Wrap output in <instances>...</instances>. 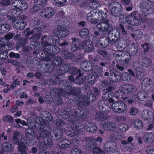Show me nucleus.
Returning <instances> with one entry per match:
<instances>
[{
    "instance_id": "obj_1",
    "label": "nucleus",
    "mask_w": 154,
    "mask_h": 154,
    "mask_svg": "<svg viewBox=\"0 0 154 154\" xmlns=\"http://www.w3.org/2000/svg\"><path fill=\"white\" fill-rule=\"evenodd\" d=\"M34 127L32 128L33 124H32L30 128L26 130L25 133L26 135L28 138V140H26L25 142V140L24 138H22L20 141V143H18V151L20 152L21 154H26V146H30L34 145L36 142V140H38L39 139L37 137L35 136V133L34 130L35 128L37 129H39L38 131L40 132H42L41 134H45V131H48L45 130V129H43L44 124V121L43 119L40 117H37L35 122L34 120ZM42 135H43L42 134Z\"/></svg>"
},
{
    "instance_id": "obj_2",
    "label": "nucleus",
    "mask_w": 154,
    "mask_h": 154,
    "mask_svg": "<svg viewBox=\"0 0 154 154\" xmlns=\"http://www.w3.org/2000/svg\"><path fill=\"white\" fill-rule=\"evenodd\" d=\"M115 86L111 85L106 87V89H103L105 94L103 96V99L105 101L104 103L105 104L107 112L109 111L108 108L112 109L113 111L116 113H122L126 111L127 109V105L120 101H114L113 100L110 96L115 97L118 99L122 97L121 94L118 91L116 92L114 94L111 93L115 88Z\"/></svg>"
},
{
    "instance_id": "obj_3",
    "label": "nucleus",
    "mask_w": 154,
    "mask_h": 154,
    "mask_svg": "<svg viewBox=\"0 0 154 154\" xmlns=\"http://www.w3.org/2000/svg\"><path fill=\"white\" fill-rule=\"evenodd\" d=\"M75 125L74 123L72 126V129L69 128L65 130V132L67 135L71 137H74L72 140V143L70 141H68L67 142L64 143L60 144V143L58 145L62 148L68 147L70 146H75L77 145V141L81 137V135L79 134V130L81 129H86V130L91 133L94 132L96 131L97 127L94 124H91L87 122L84 125H82L81 124L76 123Z\"/></svg>"
},
{
    "instance_id": "obj_4",
    "label": "nucleus",
    "mask_w": 154,
    "mask_h": 154,
    "mask_svg": "<svg viewBox=\"0 0 154 154\" xmlns=\"http://www.w3.org/2000/svg\"><path fill=\"white\" fill-rule=\"evenodd\" d=\"M141 11L143 14H140L139 18L140 20L136 17L137 14L136 11H133L128 15V24L132 26H138L141 22L146 20V16L152 14L153 11L151 8L150 4L144 2L141 3L140 5Z\"/></svg>"
},
{
    "instance_id": "obj_5",
    "label": "nucleus",
    "mask_w": 154,
    "mask_h": 154,
    "mask_svg": "<svg viewBox=\"0 0 154 154\" xmlns=\"http://www.w3.org/2000/svg\"><path fill=\"white\" fill-rule=\"evenodd\" d=\"M107 15L106 13L103 14L102 16L98 21L99 23L97 26V29L101 32L103 33L112 32V26L109 25V20L106 19Z\"/></svg>"
},
{
    "instance_id": "obj_6",
    "label": "nucleus",
    "mask_w": 154,
    "mask_h": 154,
    "mask_svg": "<svg viewBox=\"0 0 154 154\" xmlns=\"http://www.w3.org/2000/svg\"><path fill=\"white\" fill-rule=\"evenodd\" d=\"M31 23H33L35 26V29H33L30 32L27 33V35H29L30 34H34L33 36L31 37L29 40L30 41L33 40H35L40 38L41 35V32L43 31V26L40 24V22L39 19L36 18H35L31 21Z\"/></svg>"
},
{
    "instance_id": "obj_7",
    "label": "nucleus",
    "mask_w": 154,
    "mask_h": 154,
    "mask_svg": "<svg viewBox=\"0 0 154 154\" xmlns=\"http://www.w3.org/2000/svg\"><path fill=\"white\" fill-rule=\"evenodd\" d=\"M105 13L98 10H93L89 12L86 18L88 22L91 24H95L99 21V19Z\"/></svg>"
},
{
    "instance_id": "obj_8",
    "label": "nucleus",
    "mask_w": 154,
    "mask_h": 154,
    "mask_svg": "<svg viewBox=\"0 0 154 154\" xmlns=\"http://www.w3.org/2000/svg\"><path fill=\"white\" fill-rule=\"evenodd\" d=\"M109 8L114 17L119 16L122 11V7L121 4L117 2H114L110 4Z\"/></svg>"
},
{
    "instance_id": "obj_9",
    "label": "nucleus",
    "mask_w": 154,
    "mask_h": 154,
    "mask_svg": "<svg viewBox=\"0 0 154 154\" xmlns=\"http://www.w3.org/2000/svg\"><path fill=\"white\" fill-rule=\"evenodd\" d=\"M89 41H84L82 43V45H84V48L85 47L86 52H91L93 49V45L92 44H95L96 37H94L93 35L89 36Z\"/></svg>"
},
{
    "instance_id": "obj_10",
    "label": "nucleus",
    "mask_w": 154,
    "mask_h": 154,
    "mask_svg": "<svg viewBox=\"0 0 154 154\" xmlns=\"http://www.w3.org/2000/svg\"><path fill=\"white\" fill-rule=\"evenodd\" d=\"M95 100V96L92 94L91 91H89L88 93L87 96L86 98L85 97H82L80 98L79 100H76L75 99V101L77 102V100H79V102H80V103L86 106L89 104L90 101H93Z\"/></svg>"
},
{
    "instance_id": "obj_11",
    "label": "nucleus",
    "mask_w": 154,
    "mask_h": 154,
    "mask_svg": "<svg viewBox=\"0 0 154 154\" xmlns=\"http://www.w3.org/2000/svg\"><path fill=\"white\" fill-rule=\"evenodd\" d=\"M55 10L53 8H47L43 9L40 13V16L44 18H50L55 14Z\"/></svg>"
},
{
    "instance_id": "obj_12",
    "label": "nucleus",
    "mask_w": 154,
    "mask_h": 154,
    "mask_svg": "<svg viewBox=\"0 0 154 154\" xmlns=\"http://www.w3.org/2000/svg\"><path fill=\"white\" fill-rule=\"evenodd\" d=\"M19 6V8L15 9L16 11L14 10V12L11 11V13L12 15L14 16H19L21 14V11H25L28 8L26 3L22 0H21Z\"/></svg>"
},
{
    "instance_id": "obj_13",
    "label": "nucleus",
    "mask_w": 154,
    "mask_h": 154,
    "mask_svg": "<svg viewBox=\"0 0 154 154\" xmlns=\"http://www.w3.org/2000/svg\"><path fill=\"white\" fill-rule=\"evenodd\" d=\"M12 24L15 28L21 30L25 28L26 24L22 20L17 18L14 19L12 22Z\"/></svg>"
},
{
    "instance_id": "obj_14",
    "label": "nucleus",
    "mask_w": 154,
    "mask_h": 154,
    "mask_svg": "<svg viewBox=\"0 0 154 154\" xmlns=\"http://www.w3.org/2000/svg\"><path fill=\"white\" fill-rule=\"evenodd\" d=\"M54 33L56 36L63 38L68 34V31L66 28H63L58 26L54 30Z\"/></svg>"
},
{
    "instance_id": "obj_15",
    "label": "nucleus",
    "mask_w": 154,
    "mask_h": 154,
    "mask_svg": "<svg viewBox=\"0 0 154 154\" xmlns=\"http://www.w3.org/2000/svg\"><path fill=\"white\" fill-rule=\"evenodd\" d=\"M104 148L107 152L115 153L117 149V143L115 142H109L105 144Z\"/></svg>"
},
{
    "instance_id": "obj_16",
    "label": "nucleus",
    "mask_w": 154,
    "mask_h": 154,
    "mask_svg": "<svg viewBox=\"0 0 154 154\" xmlns=\"http://www.w3.org/2000/svg\"><path fill=\"white\" fill-rule=\"evenodd\" d=\"M110 70L111 83L112 82L119 81L121 79L119 72L115 70L113 67H112V69Z\"/></svg>"
},
{
    "instance_id": "obj_17",
    "label": "nucleus",
    "mask_w": 154,
    "mask_h": 154,
    "mask_svg": "<svg viewBox=\"0 0 154 154\" xmlns=\"http://www.w3.org/2000/svg\"><path fill=\"white\" fill-rule=\"evenodd\" d=\"M151 82L150 79H146L143 81L142 85L144 87H147L148 89H149L148 91L149 93H152L153 94L152 96V98L154 101V88L153 85H150Z\"/></svg>"
},
{
    "instance_id": "obj_18",
    "label": "nucleus",
    "mask_w": 154,
    "mask_h": 154,
    "mask_svg": "<svg viewBox=\"0 0 154 154\" xmlns=\"http://www.w3.org/2000/svg\"><path fill=\"white\" fill-rule=\"evenodd\" d=\"M72 44L71 49L72 51H75L79 49L84 48V45L81 44L78 45L80 43V40L78 38H73L72 39Z\"/></svg>"
},
{
    "instance_id": "obj_19",
    "label": "nucleus",
    "mask_w": 154,
    "mask_h": 154,
    "mask_svg": "<svg viewBox=\"0 0 154 154\" xmlns=\"http://www.w3.org/2000/svg\"><path fill=\"white\" fill-rule=\"evenodd\" d=\"M32 117L29 118L27 119V123L23 120H22L20 119H17L15 120V121L17 124L20 123L23 125H28L29 126V128H30L32 124H33L32 126V128L34 127V120Z\"/></svg>"
},
{
    "instance_id": "obj_20",
    "label": "nucleus",
    "mask_w": 154,
    "mask_h": 154,
    "mask_svg": "<svg viewBox=\"0 0 154 154\" xmlns=\"http://www.w3.org/2000/svg\"><path fill=\"white\" fill-rule=\"evenodd\" d=\"M1 147L2 149L0 151V154H3V152H11L13 150L12 145L8 142L3 143Z\"/></svg>"
},
{
    "instance_id": "obj_21",
    "label": "nucleus",
    "mask_w": 154,
    "mask_h": 154,
    "mask_svg": "<svg viewBox=\"0 0 154 154\" xmlns=\"http://www.w3.org/2000/svg\"><path fill=\"white\" fill-rule=\"evenodd\" d=\"M97 45H99L102 48H105L109 44V40L106 37H103L100 38L98 41L96 42Z\"/></svg>"
},
{
    "instance_id": "obj_22",
    "label": "nucleus",
    "mask_w": 154,
    "mask_h": 154,
    "mask_svg": "<svg viewBox=\"0 0 154 154\" xmlns=\"http://www.w3.org/2000/svg\"><path fill=\"white\" fill-rule=\"evenodd\" d=\"M101 127L102 128L106 130H113L116 128V126L114 123L107 122H103Z\"/></svg>"
},
{
    "instance_id": "obj_23",
    "label": "nucleus",
    "mask_w": 154,
    "mask_h": 154,
    "mask_svg": "<svg viewBox=\"0 0 154 154\" xmlns=\"http://www.w3.org/2000/svg\"><path fill=\"white\" fill-rule=\"evenodd\" d=\"M15 35L14 32H9L6 35L4 38H0V45H4L8 42V41L11 39Z\"/></svg>"
},
{
    "instance_id": "obj_24",
    "label": "nucleus",
    "mask_w": 154,
    "mask_h": 154,
    "mask_svg": "<svg viewBox=\"0 0 154 154\" xmlns=\"http://www.w3.org/2000/svg\"><path fill=\"white\" fill-rule=\"evenodd\" d=\"M153 113L151 111L148 110H144L142 112L141 116L142 118L145 120H150L152 119Z\"/></svg>"
},
{
    "instance_id": "obj_25",
    "label": "nucleus",
    "mask_w": 154,
    "mask_h": 154,
    "mask_svg": "<svg viewBox=\"0 0 154 154\" xmlns=\"http://www.w3.org/2000/svg\"><path fill=\"white\" fill-rule=\"evenodd\" d=\"M102 112H98L96 114V118L97 119L102 120L103 119H106L109 117L108 115L106 114L107 111L103 109L104 107H102Z\"/></svg>"
},
{
    "instance_id": "obj_26",
    "label": "nucleus",
    "mask_w": 154,
    "mask_h": 154,
    "mask_svg": "<svg viewBox=\"0 0 154 154\" xmlns=\"http://www.w3.org/2000/svg\"><path fill=\"white\" fill-rule=\"evenodd\" d=\"M133 89V86L131 85H124L119 88V91L123 93H128L131 92Z\"/></svg>"
},
{
    "instance_id": "obj_27",
    "label": "nucleus",
    "mask_w": 154,
    "mask_h": 154,
    "mask_svg": "<svg viewBox=\"0 0 154 154\" xmlns=\"http://www.w3.org/2000/svg\"><path fill=\"white\" fill-rule=\"evenodd\" d=\"M47 1L48 0H38L37 4H36L33 7V10L35 12H36L41 9Z\"/></svg>"
},
{
    "instance_id": "obj_28",
    "label": "nucleus",
    "mask_w": 154,
    "mask_h": 154,
    "mask_svg": "<svg viewBox=\"0 0 154 154\" xmlns=\"http://www.w3.org/2000/svg\"><path fill=\"white\" fill-rule=\"evenodd\" d=\"M151 94L152 95L153 94L152 93L148 94L147 91H141L139 92L137 94V99L140 100H144L145 99L147 98L149 96V94Z\"/></svg>"
},
{
    "instance_id": "obj_29",
    "label": "nucleus",
    "mask_w": 154,
    "mask_h": 154,
    "mask_svg": "<svg viewBox=\"0 0 154 154\" xmlns=\"http://www.w3.org/2000/svg\"><path fill=\"white\" fill-rule=\"evenodd\" d=\"M57 23L59 24L58 26L64 28L69 27L70 25L69 21L66 18H63L59 21Z\"/></svg>"
},
{
    "instance_id": "obj_30",
    "label": "nucleus",
    "mask_w": 154,
    "mask_h": 154,
    "mask_svg": "<svg viewBox=\"0 0 154 154\" xmlns=\"http://www.w3.org/2000/svg\"><path fill=\"white\" fill-rule=\"evenodd\" d=\"M143 139L145 141L153 143L154 142V134L152 133H146L144 135Z\"/></svg>"
},
{
    "instance_id": "obj_31",
    "label": "nucleus",
    "mask_w": 154,
    "mask_h": 154,
    "mask_svg": "<svg viewBox=\"0 0 154 154\" xmlns=\"http://www.w3.org/2000/svg\"><path fill=\"white\" fill-rule=\"evenodd\" d=\"M1 46L0 51L1 53L0 54V59H5L8 57L7 49H5L4 45H0Z\"/></svg>"
},
{
    "instance_id": "obj_32",
    "label": "nucleus",
    "mask_w": 154,
    "mask_h": 154,
    "mask_svg": "<svg viewBox=\"0 0 154 154\" xmlns=\"http://www.w3.org/2000/svg\"><path fill=\"white\" fill-rule=\"evenodd\" d=\"M45 100L46 101L48 102L50 101L51 102L53 101L55 104L59 105H60L62 101L59 97H57L56 98L53 97L51 99V97H50L49 95H47L45 96Z\"/></svg>"
},
{
    "instance_id": "obj_33",
    "label": "nucleus",
    "mask_w": 154,
    "mask_h": 154,
    "mask_svg": "<svg viewBox=\"0 0 154 154\" xmlns=\"http://www.w3.org/2000/svg\"><path fill=\"white\" fill-rule=\"evenodd\" d=\"M95 140L93 139H90L87 140L86 147L88 149L91 150L95 146L97 145Z\"/></svg>"
},
{
    "instance_id": "obj_34",
    "label": "nucleus",
    "mask_w": 154,
    "mask_h": 154,
    "mask_svg": "<svg viewBox=\"0 0 154 154\" xmlns=\"http://www.w3.org/2000/svg\"><path fill=\"white\" fill-rule=\"evenodd\" d=\"M50 135V133L49 131H45V137L43 135V137H45L44 143L47 146H50L52 144V142L51 140L48 138V137Z\"/></svg>"
},
{
    "instance_id": "obj_35",
    "label": "nucleus",
    "mask_w": 154,
    "mask_h": 154,
    "mask_svg": "<svg viewBox=\"0 0 154 154\" xmlns=\"http://www.w3.org/2000/svg\"><path fill=\"white\" fill-rule=\"evenodd\" d=\"M88 5L91 9L96 8L100 6V4L97 0H90Z\"/></svg>"
},
{
    "instance_id": "obj_36",
    "label": "nucleus",
    "mask_w": 154,
    "mask_h": 154,
    "mask_svg": "<svg viewBox=\"0 0 154 154\" xmlns=\"http://www.w3.org/2000/svg\"><path fill=\"white\" fill-rule=\"evenodd\" d=\"M90 64V62L89 61L86 62L85 61V62H83L82 63L81 65V67L83 69V70L85 71H88L90 70H91V69H93L94 70V69L93 68V67H92V66H91V67H89V66L88 64Z\"/></svg>"
},
{
    "instance_id": "obj_37",
    "label": "nucleus",
    "mask_w": 154,
    "mask_h": 154,
    "mask_svg": "<svg viewBox=\"0 0 154 154\" xmlns=\"http://www.w3.org/2000/svg\"><path fill=\"white\" fill-rule=\"evenodd\" d=\"M143 33L139 30H137L133 32L131 34L132 37L137 39H140L143 37Z\"/></svg>"
},
{
    "instance_id": "obj_38",
    "label": "nucleus",
    "mask_w": 154,
    "mask_h": 154,
    "mask_svg": "<svg viewBox=\"0 0 154 154\" xmlns=\"http://www.w3.org/2000/svg\"><path fill=\"white\" fill-rule=\"evenodd\" d=\"M10 26L7 24H2L0 25V33H4L9 31Z\"/></svg>"
},
{
    "instance_id": "obj_39",
    "label": "nucleus",
    "mask_w": 154,
    "mask_h": 154,
    "mask_svg": "<svg viewBox=\"0 0 154 154\" xmlns=\"http://www.w3.org/2000/svg\"><path fill=\"white\" fill-rule=\"evenodd\" d=\"M116 30L117 33H119V37L120 36L121 32L123 35H125L127 34V32L125 30L124 26L121 24H120L117 26Z\"/></svg>"
},
{
    "instance_id": "obj_40",
    "label": "nucleus",
    "mask_w": 154,
    "mask_h": 154,
    "mask_svg": "<svg viewBox=\"0 0 154 154\" xmlns=\"http://www.w3.org/2000/svg\"><path fill=\"white\" fill-rule=\"evenodd\" d=\"M79 33L80 36L82 38H85L89 34V30L86 28L80 30Z\"/></svg>"
},
{
    "instance_id": "obj_41",
    "label": "nucleus",
    "mask_w": 154,
    "mask_h": 154,
    "mask_svg": "<svg viewBox=\"0 0 154 154\" xmlns=\"http://www.w3.org/2000/svg\"><path fill=\"white\" fill-rule=\"evenodd\" d=\"M133 124L134 126V128L140 129L143 127V124L141 121L139 119H137L133 122Z\"/></svg>"
},
{
    "instance_id": "obj_42",
    "label": "nucleus",
    "mask_w": 154,
    "mask_h": 154,
    "mask_svg": "<svg viewBox=\"0 0 154 154\" xmlns=\"http://www.w3.org/2000/svg\"><path fill=\"white\" fill-rule=\"evenodd\" d=\"M20 84V82L19 81H14L13 82L12 85H7L6 86L7 87L8 90H4V93H7L8 91H10V89H14L16 86L17 85H19Z\"/></svg>"
},
{
    "instance_id": "obj_43",
    "label": "nucleus",
    "mask_w": 154,
    "mask_h": 154,
    "mask_svg": "<svg viewBox=\"0 0 154 154\" xmlns=\"http://www.w3.org/2000/svg\"><path fill=\"white\" fill-rule=\"evenodd\" d=\"M98 70L94 71V73L93 75H88V79L89 82L90 84H93L96 80V76L97 75Z\"/></svg>"
},
{
    "instance_id": "obj_44",
    "label": "nucleus",
    "mask_w": 154,
    "mask_h": 154,
    "mask_svg": "<svg viewBox=\"0 0 154 154\" xmlns=\"http://www.w3.org/2000/svg\"><path fill=\"white\" fill-rule=\"evenodd\" d=\"M119 16V21L120 22L124 24L126 23H128V16L127 17L125 15L122 14Z\"/></svg>"
},
{
    "instance_id": "obj_45",
    "label": "nucleus",
    "mask_w": 154,
    "mask_h": 154,
    "mask_svg": "<svg viewBox=\"0 0 154 154\" xmlns=\"http://www.w3.org/2000/svg\"><path fill=\"white\" fill-rule=\"evenodd\" d=\"M142 63L143 65L144 66L147 67L150 65L151 61L149 58L145 57L143 59Z\"/></svg>"
},
{
    "instance_id": "obj_46",
    "label": "nucleus",
    "mask_w": 154,
    "mask_h": 154,
    "mask_svg": "<svg viewBox=\"0 0 154 154\" xmlns=\"http://www.w3.org/2000/svg\"><path fill=\"white\" fill-rule=\"evenodd\" d=\"M111 137L112 139H115L116 140L123 139L125 137L123 136V134H118L116 133H115L114 134H112Z\"/></svg>"
},
{
    "instance_id": "obj_47",
    "label": "nucleus",
    "mask_w": 154,
    "mask_h": 154,
    "mask_svg": "<svg viewBox=\"0 0 154 154\" xmlns=\"http://www.w3.org/2000/svg\"><path fill=\"white\" fill-rule=\"evenodd\" d=\"M20 0H15L12 3V5L14 7V8L11 9V11H12L14 12V10H16L15 9L17 8H19V4L20 2Z\"/></svg>"
},
{
    "instance_id": "obj_48",
    "label": "nucleus",
    "mask_w": 154,
    "mask_h": 154,
    "mask_svg": "<svg viewBox=\"0 0 154 154\" xmlns=\"http://www.w3.org/2000/svg\"><path fill=\"white\" fill-rule=\"evenodd\" d=\"M122 80L125 81H128L131 79V76L127 72H124L122 76Z\"/></svg>"
},
{
    "instance_id": "obj_49",
    "label": "nucleus",
    "mask_w": 154,
    "mask_h": 154,
    "mask_svg": "<svg viewBox=\"0 0 154 154\" xmlns=\"http://www.w3.org/2000/svg\"><path fill=\"white\" fill-rule=\"evenodd\" d=\"M9 9H8L0 8V15L5 16L9 14Z\"/></svg>"
},
{
    "instance_id": "obj_50",
    "label": "nucleus",
    "mask_w": 154,
    "mask_h": 154,
    "mask_svg": "<svg viewBox=\"0 0 154 154\" xmlns=\"http://www.w3.org/2000/svg\"><path fill=\"white\" fill-rule=\"evenodd\" d=\"M93 152L94 154H105V152L98 147L94 148Z\"/></svg>"
},
{
    "instance_id": "obj_51",
    "label": "nucleus",
    "mask_w": 154,
    "mask_h": 154,
    "mask_svg": "<svg viewBox=\"0 0 154 154\" xmlns=\"http://www.w3.org/2000/svg\"><path fill=\"white\" fill-rule=\"evenodd\" d=\"M57 4L61 6H63L66 3L67 0H53Z\"/></svg>"
},
{
    "instance_id": "obj_52",
    "label": "nucleus",
    "mask_w": 154,
    "mask_h": 154,
    "mask_svg": "<svg viewBox=\"0 0 154 154\" xmlns=\"http://www.w3.org/2000/svg\"><path fill=\"white\" fill-rule=\"evenodd\" d=\"M63 54L64 55L65 57L66 58L70 59L73 57V54L72 53H69L68 51H63Z\"/></svg>"
},
{
    "instance_id": "obj_53",
    "label": "nucleus",
    "mask_w": 154,
    "mask_h": 154,
    "mask_svg": "<svg viewBox=\"0 0 154 154\" xmlns=\"http://www.w3.org/2000/svg\"><path fill=\"white\" fill-rule=\"evenodd\" d=\"M26 40L24 39H22L20 41H18V44H17V50H18L25 43H26Z\"/></svg>"
},
{
    "instance_id": "obj_54",
    "label": "nucleus",
    "mask_w": 154,
    "mask_h": 154,
    "mask_svg": "<svg viewBox=\"0 0 154 154\" xmlns=\"http://www.w3.org/2000/svg\"><path fill=\"white\" fill-rule=\"evenodd\" d=\"M146 152L147 154H154V146H152L148 147Z\"/></svg>"
},
{
    "instance_id": "obj_55",
    "label": "nucleus",
    "mask_w": 154,
    "mask_h": 154,
    "mask_svg": "<svg viewBox=\"0 0 154 154\" xmlns=\"http://www.w3.org/2000/svg\"><path fill=\"white\" fill-rule=\"evenodd\" d=\"M71 152L72 154H82L81 149L76 148L73 149Z\"/></svg>"
},
{
    "instance_id": "obj_56",
    "label": "nucleus",
    "mask_w": 154,
    "mask_h": 154,
    "mask_svg": "<svg viewBox=\"0 0 154 154\" xmlns=\"http://www.w3.org/2000/svg\"><path fill=\"white\" fill-rule=\"evenodd\" d=\"M138 112V110L137 109L132 107L131 108L129 111L130 114L132 115H136Z\"/></svg>"
},
{
    "instance_id": "obj_57",
    "label": "nucleus",
    "mask_w": 154,
    "mask_h": 154,
    "mask_svg": "<svg viewBox=\"0 0 154 154\" xmlns=\"http://www.w3.org/2000/svg\"><path fill=\"white\" fill-rule=\"evenodd\" d=\"M18 134L19 133L18 131H16L14 134L13 142L14 143L16 144L17 143L18 140L17 137Z\"/></svg>"
},
{
    "instance_id": "obj_58",
    "label": "nucleus",
    "mask_w": 154,
    "mask_h": 154,
    "mask_svg": "<svg viewBox=\"0 0 154 154\" xmlns=\"http://www.w3.org/2000/svg\"><path fill=\"white\" fill-rule=\"evenodd\" d=\"M126 45V42L125 41L124 42L123 41H121L119 43L118 47L121 48V50H124Z\"/></svg>"
},
{
    "instance_id": "obj_59",
    "label": "nucleus",
    "mask_w": 154,
    "mask_h": 154,
    "mask_svg": "<svg viewBox=\"0 0 154 154\" xmlns=\"http://www.w3.org/2000/svg\"><path fill=\"white\" fill-rule=\"evenodd\" d=\"M119 128L122 131H125L128 128L127 125L125 124H122L119 126Z\"/></svg>"
},
{
    "instance_id": "obj_60",
    "label": "nucleus",
    "mask_w": 154,
    "mask_h": 154,
    "mask_svg": "<svg viewBox=\"0 0 154 154\" xmlns=\"http://www.w3.org/2000/svg\"><path fill=\"white\" fill-rule=\"evenodd\" d=\"M9 56L10 57L12 58H17L19 57V55L18 53H14L13 52H10L9 54Z\"/></svg>"
},
{
    "instance_id": "obj_61",
    "label": "nucleus",
    "mask_w": 154,
    "mask_h": 154,
    "mask_svg": "<svg viewBox=\"0 0 154 154\" xmlns=\"http://www.w3.org/2000/svg\"><path fill=\"white\" fill-rule=\"evenodd\" d=\"M82 77L83 76H82L81 75H80L79 77H77L76 79L77 81H79V80H80V79H81V80L79 81V82H78V83L81 84L85 81L86 78L85 77H84V78H83Z\"/></svg>"
},
{
    "instance_id": "obj_62",
    "label": "nucleus",
    "mask_w": 154,
    "mask_h": 154,
    "mask_svg": "<svg viewBox=\"0 0 154 154\" xmlns=\"http://www.w3.org/2000/svg\"><path fill=\"white\" fill-rule=\"evenodd\" d=\"M10 0H3L1 2V4L5 6H7L11 3Z\"/></svg>"
},
{
    "instance_id": "obj_63",
    "label": "nucleus",
    "mask_w": 154,
    "mask_h": 154,
    "mask_svg": "<svg viewBox=\"0 0 154 154\" xmlns=\"http://www.w3.org/2000/svg\"><path fill=\"white\" fill-rule=\"evenodd\" d=\"M3 120L6 122H11L12 120V118L10 116L7 115L3 117Z\"/></svg>"
},
{
    "instance_id": "obj_64",
    "label": "nucleus",
    "mask_w": 154,
    "mask_h": 154,
    "mask_svg": "<svg viewBox=\"0 0 154 154\" xmlns=\"http://www.w3.org/2000/svg\"><path fill=\"white\" fill-rule=\"evenodd\" d=\"M52 52H53V54H55L56 53H57L60 51L59 48L57 46H53L52 47Z\"/></svg>"
}]
</instances>
